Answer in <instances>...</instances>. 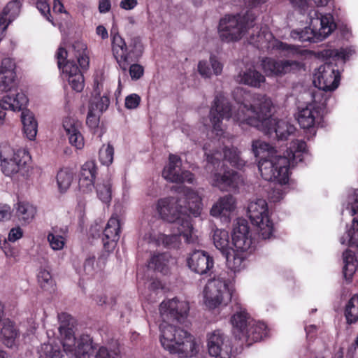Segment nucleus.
I'll return each instance as SVG.
<instances>
[{
	"label": "nucleus",
	"mask_w": 358,
	"mask_h": 358,
	"mask_svg": "<svg viewBox=\"0 0 358 358\" xmlns=\"http://www.w3.org/2000/svg\"><path fill=\"white\" fill-rule=\"evenodd\" d=\"M248 214L254 225L258 227L259 234L263 239L270 238L273 232V224L269 218L266 200L256 199L248 207Z\"/></svg>",
	"instance_id": "obj_13"
},
{
	"label": "nucleus",
	"mask_w": 358,
	"mask_h": 358,
	"mask_svg": "<svg viewBox=\"0 0 358 358\" xmlns=\"http://www.w3.org/2000/svg\"><path fill=\"white\" fill-rule=\"evenodd\" d=\"M22 0H12L3 8L0 17L6 20V23H10L20 14Z\"/></svg>",
	"instance_id": "obj_37"
},
{
	"label": "nucleus",
	"mask_w": 358,
	"mask_h": 358,
	"mask_svg": "<svg viewBox=\"0 0 358 358\" xmlns=\"http://www.w3.org/2000/svg\"><path fill=\"white\" fill-rule=\"evenodd\" d=\"M326 55L332 58V59H341L345 62L346 59L352 55L351 51L347 49L341 50H328Z\"/></svg>",
	"instance_id": "obj_51"
},
{
	"label": "nucleus",
	"mask_w": 358,
	"mask_h": 358,
	"mask_svg": "<svg viewBox=\"0 0 358 358\" xmlns=\"http://www.w3.org/2000/svg\"><path fill=\"white\" fill-rule=\"evenodd\" d=\"M120 223L117 216L113 215L108 220L103 231V239L104 247L106 248L110 243H115L120 238Z\"/></svg>",
	"instance_id": "obj_31"
},
{
	"label": "nucleus",
	"mask_w": 358,
	"mask_h": 358,
	"mask_svg": "<svg viewBox=\"0 0 358 358\" xmlns=\"http://www.w3.org/2000/svg\"><path fill=\"white\" fill-rule=\"evenodd\" d=\"M23 231L20 227L13 228L8 236V240L10 242H15L22 238Z\"/></svg>",
	"instance_id": "obj_63"
},
{
	"label": "nucleus",
	"mask_w": 358,
	"mask_h": 358,
	"mask_svg": "<svg viewBox=\"0 0 358 358\" xmlns=\"http://www.w3.org/2000/svg\"><path fill=\"white\" fill-rule=\"evenodd\" d=\"M95 262V257H90L85 259L83 268L86 274L92 275L96 271Z\"/></svg>",
	"instance_id": "obj_58"
},
{
	"label": "nucleus",
	"mask_w": 358,
	"mask_h": 358,
	"mask_svg": "<svg viewBox=\"0 0 358 358\" xmlns=\"http://www.w3.org/2000/svg\"><path fill=\"white\" fill-rule=\"evenodd\" d=\"M113 53L123 73H125L131 63L136 62L142 55L144 48L141 39L134 36L129 48L124 40L117 33L111 31Z\"/></svg>",
	"instance_id": "obj_10"
},
{
	"label": "nucleus",
	"mask_w": 358,
	"mask_h": 358,
	"mask_svg": "<svg viewBox=\"0 0 358 358\" xmlns=\"http://www.w3.org/2000/svg\"><path fill=\"white\" fill-rule=\"evenodd\" d=\"M10 217V207L6 204L0 205V221L8 220Z\"/></svg>",
	"instance_id": "obj_64"
},
{
	"label": "nucleus",
	"mask_w": 358,
	"mask_h": 358,
	"mask_svg": "<svg viewBox=\"0 0 358 358\" xmlns=\"http://www.w3.org/2000/svg\"><path fill=\"white\" fill-rule=\"evenodd\" d=\"M63 127L68 136L69 143L76 149H83L85 142L83 136L80 133L81 123L73 117H66L63 120Z\"/></svg>",
	"instance_id": "obj_23"
},
{
	"label": "nucleus",
	"mask_w": 358,
	"mask_h": 358,
	"mask_svg": "<svg viewBox=\"0 0 358 358\" xmlns=\"http://www.w3.org/2000/svg\"><path fill=\"white\" fill-rule=\"evenodd\" d=\"M56 178L59 192L64 193L71 186L73 180V173L68 169H63L57 173Z\"/></svg>",
	"instance_id": "obj_40"
},
{
	"label": "nucleus",
	"mask_w": 358,
	"mask_h": 358,
	"mask_svg": "<svg viewBox=\"0 0 358 358\" xmlns=\"http://www.w3.org/2000/svg\"><path fill=\"white\" fill-rule=\"evenodd\" d=\"M189 311V303L178 298L164 300L159 306L162 320L159 324L161 344L170 353L182 357H192L196 355L199 352V343L191 334L184 329L176 328L169 322H183Z\"/></svg>",
	"instance_id": "obj_1"
},
{
	"label": "nucleus",
	"mask_w": 358,
	"mask_h": 358,
	"mask_svg": "<svg viewBox=\"0 0 358 358\" xmlns=\"http://www.w3.org/2000/svg\"><path fill=\"white\" fill-rule=\"evenodd\" d=\"M97 196L103 203H108L111 199V182L109 178L103 180L96 186Z\"/></svg>",
	"instance_id": "obj_43"
},
{
	"label": "nucleus",
	"mask_w": 358,
	"mask_h": 358,
	"mask_svg": "<svg viewBox=\"0 0 358 358\" xmlns=\"http://www.w3.org/2000/svg\"><path fill=\"white\" fill-rule=\"evenodd\" d=\"M224 159L227 161L231 166L238 169L245 165V162L241 158L237 148L234 147L224 149Z\"/></svg>",
	"instance_id": "obj_44"
},
{
	"label": "nucleus",
	"mask_w": 358,
	"mask_h": 358,
	"mask_svg": "<svg viewBox=\"0 0 358 358\" xmlns=\"http://www.w3.org/2000/svg\"><path fill=\"white\" fill-rule=\"evenodd\" d=\"M252 150L255 157H261L258 168L262 177L266 180H275L282 185L288 182L289 167L303 160L306 144L302 140L292 141L286 156L278 155L273 147L261 140L252 141Z\"/></svg>",
	"instance_id": "obj_2"
},
{
	"label": "nucleus",
	"mask_w": 358,
	"mask_h": 358,
	"mask_svg": "<svg viewBox=\"0 0 358 358\" xmlns=\"http://www.w3.org/2000/svg\"><path fill=\"white\" fill-rule=\"evenodd\" d=\"M213 240L217 249L221 251L222 255L227 254L231 249L229 245V236L227 231L216 229L213 231Z\"/></svg>",
	"instance_id": "obj_36"
},
{
	"label": "nucleus",
	"mask_w": 358,
	"mask_h": 358,
	"mask_svg": "<svg viewBox=\"0 0 358 358\" xmlns=\"http://www.w3.org/2000/svg\"><path fill=\"white\" fill-rule=\"evenodd\" d=\"M110 103L108 96L95 97L91 101L89 108H94V112L100 114L106 110Z\"/></svg>",
	"instance_id": "obj_49"
},
{
	"label": "nucleus",
	"mask_w": 358,
	"mask_h": 358,
	"mask_svg": "<svg viewBox=\"0 0 358 358\" xmlns=\"http://www.w3.org/2000/svg\"><path fill=\"white\" fill-rule=\"evenodd\" d=\"M4 95L0 100V121L3 123L6 113L5 110L20 111L24 110V107L28 103L27 96L22 92H13L12 90Z\"/></svg>",
	"instance_id": "obj_19"
},
{
	"label": "nucleus",
	"mask_w": 358,
	"mask_h": 358,
	"mask_svg": "<svg viewBox=\"0 0 358 358\" xmlns=\"http://www.w3.org/2000/svg\"><path fill=\"white\" fill-rule=\"evenodd\" d=\"M114 149L110 145H103L99 150V160L103 165H110L113 160Z\"/></svg>",
	"instance_id": "obj_48"
},
{
	"label": "nucleus",
	"mask_w": 358,
	"mask_h": 358,
	"mask_svg": "<svg viewBox=\"0 0 358 358\" xmlns=\"http://www.w3.org/2000/svg\"><path fill=\"white\" fill-rule=\"evenodd\" d=\"M99 115L96 112H94V108H89L86 123L92 129H95L98 127L99 122Z\"/></svg>",
	"instance_id": "obj_54"
},
{
	"label": "nucleus",
	"mask_w": 358,
	"mask_h": 358,
	"mask_svg": "<svg viewBox=\"0 0 358 358\" xmlns=\"http://www.w3.org/2000/svg\"><path fill=\"white\" fill-rule=\"evenodd\" d=\"M0 69L3 71H15V63L10 58H4L0 64Z\"/></svg>",
	"instance_id": "obj_62"
},
{
	"label": "nucleus",
	"mask_w": 358,
	"mask_h": 358,
	"mask_svg": "<svg viewBox=\"0 0 358 358\" xmlns=\"http://www.w3.org/2000/svg\"><path fill=\"white\" fill-rule=\"evenodd\" d=\"M181 159L176 155H169V162L163 170L162 176L165 180L176 183H193L194 175L189 171L181 169Z\"/></svg>",
	"instance_id": "obj_17"
},
{
	"label": "nucleus",
	"mask_w": 358,
	"mask_h": 358,
	"mask_svg": "<svg viewBox=\"0 0 358 358\" xmlns=\"http://www.w3.org/2000/svg\"><path fill=\"white\" fill-rule=\"evenodd\" d=\"M343 273L345 280H350L357 269V261L355 254L350 250H346L343 254Z\"/></svg>",
	"instance_id": "obj_35"
},
{
	"label": "nucleus",
	"mask_w": 358,
	"mask_h": 358,
	"mask_svg": "<svg viewBox=\"0 0 358 358\" xmlns=\"http://www.w3.org/2000/svg\"><path fill=\"white\" fill-rule=\"evenodd\" d=\"M231 236L233 245L236 250L245 252L250 248L252 239L249 226L245 220H237L234 224Z\"/></svg>",
	"instance_id": "obj_21"
},
{
	"label": "nucleus",
	"mask_w": 358,
	"mask_h": 358,
	"mask_svg": "<svg viewBox=\"0 0 358 358\" xmlns=\"http://www.w3.org/2000/svg\"><path fill=\"white\" fill-rule=\"evenodd\" d=\"M340 242L343 245L358 248V220H352L350 228H348L345 235L341 238Z\"/></svg>",
	"instance_id": "obj_38"
},
{
	"label": "nucleus",
	"mask_w": 358,
	"mask_h": 358,
	"mask_svg": "<svg viewBox=\"0 0 358 358\" xmlns=\"http://www.w3.org/2000/svg\"><path fill=\"white\" fill-rule=\"evenodd\" d=\"M15 71H3L0 69V90L8 92L13 90L15 86Z\"/></svg>",
	"instance_id": "obj_42"
},
{
	"label": "nucleus",
	"mask_w": 358,
	"mask_h": 358,
	"mask_svg": "<svg viewBox=\"0 0 358 358\" xmlns=\"http://www.w3.org/2000/svg\"><path fill=\"white\" fill-rule=\"evenodd\" d=\"M36 8L47 20L52 22L50 6L46 0H38L36 3Z\"/></svg>",
	"instance_id": "obj_56"
},
{
	"label": "nucleus",
	"mask_w": 358,
	"mask_h": 358,
	"mask_svg": "<svg viewBox=\"0 0 358 358\" xmlns=\"http://www.w3.org/2000/svg\"><path fill=\"white\" fill-rule=\"evenodd\" d=\"M38 282L44 289H48L52 287L53 280L50 272L46 268H40L38 275Z\"/></svg>",
	"instance_id": "obj_47"
},
{
	"label": "nucleus",
	"mask_w": 358,
	"mask_h": 358,
	"mask_svg": "<svg viewBox=\"0 0 358 358\" xmlns=\"http://www.w3.org/2000/svg\"><path fill=\"white\" fill-rule=\"evenodd\" d=\"M171 260L170 255L167 253L154 255L148 263V266L165 275L169 273Z\"/></svg>",
	"instance_id": "obj_34"
},
{
	"label": "nucleus",
	"mask_w": 358,
	"mask_h": 358,
	"mask_svg": "<svg viewBox=\"0 0 358 358\" xmlns=\"http://www.w3.org/2000/svg\"><path fill=\"white\" fill-rule=\"evenodd\" d=\"M62 72L66 75L67 78L70 76L82 73L74 61L68 60L62 67Z\"/></svg>",
	"instance_id": "obj_53"
},
{
	"label": "nucleus",
	"mask_w": 358,
	"mask_h": 358,
	"mask_svg": "<svg viewBox=\"0 0 358 358\" xmlns=\"http://www.w3.org/2000/svg\"><path fill=\"white\" fill-rule=\"evenodd\" d=\"M292 6L299 13L303 14L308 9V5L306 0H290Z\"/></svg>",
	"instance_id": "obj_61"
},
{
	"label": "nucleus",
	"mask_w": 358,
	"mask_h": 358,
	"mask_svg": "<svg viewBox=\"0 0 358 358\" xmlns=\"http://www.w3.org/2000/svg\"><path fill=\"white\" fill-rule=\"evenodd\" d=\"M48 241L51 248L54 250H61L64 248L66 243L65 237L57 234V231L50 233L48 235Z\"/></svg>",
	"instance_id": "obj_46"
},
{
	"label": "nucleus",
	"mask_w": 358,
	"mask_h": 358,
	"mask_svg": "<svg viewBox=\"0 0 358 358\" xmlns=\"http://www.w3.org/2000/svg\"><path fill=\"white\" fill-rule=\"evenodd\" d=\"M340 81L339 72L331 62H326L321 65L314 73L313 84L318 88L315 92H320V99L324 100L323 92L335 90Z\"/></svg>",
	"instance_id": "obj_15"
},
{
	"label": "nucleus",
	"mask_w": 358,
	"mask_h": 358,
	"mask_svg": "<svg viewBox=\"0 0 358 358\" xmlns=\"http://www.w3.org/2000/svg\"><path fill=\"white\" fill-rule=\"evenodd\" d=\"M229 273L222 271L215 273L207 282L203 290L205 305L210 309L226 306L233 300V292L230 288ZM234 302L236 299H234Z\"/></svg>",
	"instance_id": "obj_8"
},
{
	"label": "nucleus",
	"mask_w": 358,
	"mask_h": 358,
	"mask_svg": "<svg viewBox=\"0 0 358 358\" xmlns=\"http://www.w3.org/2000/svg\"><path fill=\"white\" fill-rule=\"evenodd\" d=\"M272 106L270 98L257 95L252 108H248L246 105L241 106L236 120L256 127L266 135L271 136L275 134L278 140H286L294 133L296 128L285 120H276L272 117Z\"/></svg>",
	"instance_id": "obj_4"
},
{
	"label": "nucleus",
	"mask_w": 358,
	"mask_h": 358,
	"mask_svg": "<svg viewBox=\"0 0 358 358\" xmlns=\"http://www.w3.org/2000/svg\"><path fill=\"white\" fill-rule=\"evenodd\" d=\"M250 43L261 49H277L289 54H294L297 52L294 45L281 42L274 38L273 34L266 28L262 29L258 31L257 36L252 35L250 37Z\"/></svg>",
	"instance_id": "obj_16"
},
{
	"label": "nucleus",
	"mask_w": 358,
	"mask_h": 358,
	"mask_svg": "<svg viewBox=\"0 0 358 358\" xmlns=\"http://www.w3.org/2000/svg\"><path fill=\"white\" fill-rule=\"evenodd\" d=\"M255 20L251 12L245 15H228L220 20L219 24V34L223 41L230 42L238 41L242 38L247 29L253 27Z\"/></svg>",
	"instance_id": "obj_11"
},
{
	"label": "nucleus",
	"mask_w": 358,
	"mask_h": 358,
	"mask_svg": "<svg viewBox=\"0 0 358 358\" xmlns=\"http://www.w3.org/2000/svg\"><path fill=\"white\" fill-rule=\"evenodd\" d=\"M309 95L313 101L306 107L299 108L297 114V121L303 129H310L319 124L321 118V109L327 104V97L324 100L320 99V92H312Z\"/></svg>",
	"instance_id": "obj_14"
},
{
	"label": "nucleus",
	"mask_w": 358,
	"mask_h": 358,
	"mask_svg": "<svg viewBox=\"0 0 358 358\" xmlns=\"http://www.w3.org/2000/svg\"><path fill=\"white\" fill-rule=\"evenodd\" d=\"M15 216L24 224L31 222L36 213V208L32 204L26 201L18 202L15 205Z\"/></svg>",
	"instance_id": "obj_32"
},
{
	"label": "nucleus",
	"mask_w": 358,
	"mask_h": 358,
	"mask_svg": "<svg viewBox=\"0 0 358 358\" xmlns=\"http://www.w3.org/2000/svg\"><path fill=\"white\" fill-rule=\"evenodd\" d=\"M38 353L39 358H62V353L59 347L53 346L49 343L41 345Z\"/></svg>",
	"instance_id": "obj_45"
},
{
	"label": "nucleus",
	"mask_w": 358,
	"mask_h": 358,
	"mask_svg": "<svg viewBox=\"0 0 358 358\" xmlns=\"http://www.w3.org/2000/svg\"><path fill=\"white\" fill-rule=\"evenodd\" d=\"M243 334L242 340H245L247 345H250L252 343L259 341L267 336V327L264 323L253 320L249 323L248 327Z\"/></svg>",
	"instance_id": "obj_25"
},
{
	"label": "nucleus",
	"mask_w": 358,
	"mask_h": 358,
	"mask_svg": "<svg viewBox=\"0 0 358 358\" xmlns=\"http://www.w3.org/2000/svg\"><path fill=\"white\" fill-rule=\"evenodd\" d=\"M235 304L236 313L232 316L231 322L234 328V334L239 340H242L243 334L253 320L238 301H236Z\"/></svg>",
	"instance_id": "obj_24"
},
{
	"label": "nucleus",
	"mask_w": 358,
	"mask_h": 358,
	"mask_svg": "<svg viewBox=\"0 0 358 358\" xmlns=\"http://www.w3.org/2000/svg\"><path fill=\"white\" fill-rule=\"evenodd\" d=\"M69 83L72 89L76 92H81L84 87V78L82 73L70 76L68 78Z\"/></svg>",
	"instance_id": "obj_52"
},
{
	"label": "nucleus",
	"mask_w": 358,
	"mask_h": 358,
	"mask_svg": "<svg viewBox=\"0 0 358 358\" xmlns=\"http://www.w3.org/2000/svg\"><path fill=\"white\" fill-rule=\"evenodd\" d=\"M262 66L267 76H282L301 68V64L297 61H276L271 58L263 59Z\"/></svg>",
	"instance_id": "obj_20"
},
{
	"label": "nucleus",
	"mask_w": 358,
	"mask_h": 358,
	"mask_svg": "<svg viewBox=\"0 0 358 358\" xmlns=\"http://www.w3.org/2000/svg\"><path fill=\"white\" fill-rule=\"evenodd\" d=\"M128 67L132 80H138L143 75L144 69L140 64L131 63Z\"/></svg>",
	"instance_id": "obj_55"
},
{
	"label": "nucleus",
	"mask_w": 358,
	"mask_h": 358,
	"mask_svg": "<svg viewBox=\"0 0 358 358\" xmlns=\"http://www.w3.org/2000/svg\"><path fill=\"white\" fill-rule=\"evenodd\" d=\"M141 97L136 94H131L125 99V107L128 109H135L140 103Z\"/></svg>",
	"instance_id": "obj_57"
},
{
	"label": "nucleus",
	"mask_w": 358,
	"mask_h": 358,
	"mask_svg": "<svg viewBox=\"0 0 358 358\" xmlns=\"http://www.w3.org/2000/svg\"><path fill=\"white\" fill-rule=\"evenodd\" d=\"M189 268L200 275L206 274L213 267V259L203 250L194 251L187 259Z\"/></svg>",
	"instance_id": "obj_22"
},
{
	"label": "nucleus",
	"mask_w": 358,
	"mask_h": 358,
	"mask_svg": "<svg viewBox=\"0 0 358 358\" xmlns=\"http://www.w3.org/2000/svg\"><path fill=\"white\" fill-rule=\"evenodd\" d=\"M185 198L188 204V208L195 216L200 214L201 198L199 194L191 189L185 190Z\"/></svg>",
	"instance_id": "obj_39"
},
{
	"label": "nucleus",
	"mask_w": 358,
	"mask_h": 358,
	"mask_svg": "<svg viewBox=\"0 0 358 358\" xmlns=\"http://www.w3.org/2000/svg\"><path fill=\"white\" fill-rule=\"evenodd\" d=\"M236 81L253 87H260L265 82L264 76L253 67L241 71L236 76Z\"/></svg>",
	"instance_id": "obj_27"
},
{
	"label": "nucleus",
	"mask_w": 358,
	"mask_h": 358,
	"mask_svg": "<svg viewBox=\"0 0 358 358\" xmlns=\"http://www.w3.org/2000/svg\"><path fill=\"white\" fill-rule=\"evenodd\" d=\"M243 92L245 93L242 88L238 87L234 91V99L238 103H240L237 110L235 112H232L231 105L228 99L222 94H219L216 95L213 103L210 110V121L212 124L213 132L217 136H221L224 134V127L222 123L223 120H229L232 118L233 120L237 122L240 127H243L244 125H248L247 123H241L238 120H236V116L240 112V109L242 106H248V108H252L255 105V98L258 94L253 96L252 102H241V100L238 99L236 95L241 94Z\"/></svg>",
	"instance_id": "obj_6"
},
{
	"label": "nucleus",
	"mask_w": 358,
	"mask_h": 358,
	"mask_svg": "<svg viewBox=\"0 0 358 358\" xmlns=\"http://www.w3.org/2000/svg\"><path fill=\"white\" fill-rule=\"evenodd\" d=\"M0 159L3 173L10 177L25 170L29 157L24 150H15L9 145L2 144L0 145Z\"/></svg>",
	"instance_id": "obj_12"
},
{
	"label": "nucleus",
	"mask_w": 358,
	"mask_h": 358,
	"mask_svg": "<svg viewBox=\"0 0 358 358\" xmlns=\"http://www.w3.org/2000/svg\"><path fill=\"white\" fill-rule=\"evenodd\" d=\"M348 205L350 206L352 215L358 213V189L349 196Z\"/></svg>",
	"instance_id": "obj_59"
},
{
	"label": "nucleus",
	"mask_w": 358,
	"mask_h": 358,
	"mask_svg": "<svg viewBox=\"0 0 358 358\" xmlns=\"http://www.w3.org/2000/svg\"><path fill=\"white\" fill-rule=\"evenodd\" d=\"M244 252L236 249V250L231 249L227 254L223 255L226 258L227 265L231 271L235 273L244 268V261L246 258Z\"/></svg>",
	"instance_id": "obj_33"
},
{
	"label": "nucleus",
	"mask_w": 358,
	"mask_h": 358,
	"mask_svg": "<svg viewBox=\"0 0 358 358\" xmlns=\"http://www.w3.org/2000/svg\"><path fill=\"white\" fill-rule=\"evenodd\" d=\"M236 208V199L230 195L220 197L212 206L210 213L213 217L227 216Z\"/></svg>",
	"instance_id": "obj_26"
},
{
	"label": "nucleus",
	"mask_w": 358,
	"mask_h": 358,
	"mask_svg": "<svg viewBox=\"0 0 358 358\" xmlns=\"http://www.w3.org/2000/svg\"><path fill=\"white\" fill-rule=\"evenodd\" d=\"M58 320L63 349L71 358H119L120 350L117 348L109 350L106 347L94 344L87 336L76 341L73 329L69 327L71 316L69 314H58Z\"/></svg>",
	"instance_id": "obj_5"
},
{
	"label": "nucleus",
	"mask_w": 358,
	"mask_h": 358,
	"mask_svg": "<svg viewBox=\"0 0 358 358\" xmlns=\"http://www.w3.org/2000/svg\"><path fill=\"white\" fill-rule=\"evenodd\" d=\"M94 181L92 179H79V187L80 189L84 192H91L94 187Z\"/></svg>",
	"instance_id": "obj_60"
},
{
	"label": "nucleus",
	"mask_w": 358,
	"mask_h": 358,
	"mask_svg": "<svg viewBox=\"0 0 358 358\" xmlns=\"http://www.w3.org/2000/svg\"><path fill=\"white\" fill-rule=\"evenodd\" d=\"M21 121L23 124V131L25 136L30 141H34L38 131V124L34 115L28 109L22 111Z\"/></svg>",
	"instance_id": "obj_30"
},
{
	"label": "nucleus",
	"mask_w": 358,
	"mask_h": 358,
	"mask_svg": "<svg viewBox=\"0 0 358 358\" xmlns=\"http://www.w3.org/2000/svg\"><path fill=\"white\" fill-rule=\"evenodd\" d=\"M2 324L0 331L1 340L8 348H13L16 345V339L20 335L19 331L15 324L8 319L4 320Z\"/></svg>",
	"instance_id": "obj_29"
},
{
	"label": "nucleus",
	"mask_w": 358,
	"mask_h": 358,
	"mask_svg": "<svg viewBox=\"0 0 358 358\" xmlns=\"http://www.w3.org/2000/svg\"><path fill=\"white\" fill-rule=\"evenodd\" d=\"M309 26L301 30H293L291 37L301 42L317 43L329 36L336 29V24L331 15H322L316 10L308 13Z\"/></svg>",
	"instance_id": "obj_7"
},
{
	"label": "nucleus",
	"mask_w": 358,
	"mask_h": 358,
	"mask_svg": "<svg viewBox=\"0 0 358 358\" xmlns=\"http://www.w3.org/2000/svg\"><path fill=\"white\" fill-rule=\"evenodd\" d=\"M221 156L219 152L207 155L206 169L211 173L210 182L222 191L236 189L243 180L236 171L224 170V164L220 161Z\"/></svg>",
	"instance_id": "obj_9"
},
{
	"label": "nucleus",
	"mask_w": 358,
	"mask_h": 358,
	"mask_svg": "<svg viewBox=\"0 0 358 358\" xmlns=\"http://www.w3.org/2000/svg\"><path fill=\"white\" fill-rule=\"evenodd\" d=\"M208 350L215 358H231V348L227 336L215 330L208 336Z\"/></svg>",
	"instance_id": "obj_18"
},
{
	"label": "nucleus",
	"mask_w": 358,
	"mask_h": 358,
	"mask_svg": "<svg viewBox=\"0 0 358 358\" xmlns=\"http://www.w3.org/2000/svg\"><path fill=\"white\" fill-rule=\"evenodd\" d=\"M199 74L205 78H210L212 75L219 76L222 72L223 65L215 56L211 55L209 61L202 60L198 64Z\"/></svg>",
	"instance_id": "obj_28"
},
{
	"label": "nucleus",
	"mask_w": 358,
	"mask_h": 358,
	"mask_svg": "<svg viewBox=\"0 0 358 358\" xmlns=\"http://www.w3.org/2000/svg\"><path fill=\"white\" fill-rule=\"evenodd\" d=\"M96 174V164L94 161L85 162L81 168L80 178L94 180Z\"/></svg>",
	"instance_id": "obj_50"
},
{
	"label": "nucleus",
	"mask_w": 358,
	"mask_h": 358,
	"mask_svg": "<svg viewBox=\"0 0 358 358\" xmlns=\"http://www.w3.org/2000/svg\"><path fill=\"white\" fill-rule=\"evenodd\" d=\"M348 323L355 322L358 319V295L355 294L348 302L345 309Z\"/></svg>",
	"instance_id": "obj_41"
},
{
	"label": "nucleus",
	"mask_w": 358,
	"mask_h": 358,
	"mask_svg": "<svg viewBox=\"0 0 358 358\" xmlns=\"http://www.w3.org/2000/svg\"><path fill=\"white\" fill-rule=\"evenodd\" d=\"M156 210L163 220L173 223L177 227V232L171 235H165L155 231L145 233L143 240L155 246L169 247L176 242L178 236H183L188 243H195L197 240L194 229L187 214L186 207L180 203L176 197L169 196L159 199L156 203Z\"/></svg>",
	"instance_id": "obj_3"
}]
</instances>
